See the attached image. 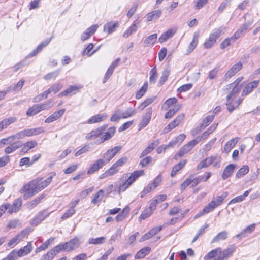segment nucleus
Instances as JSON below:
<instances>
[{
    "instance_id": "f257e3e1",
    "label": "nucleus",
    "mask_w": 260,
    "mask_h": 260,
    "mask_svg": "<svg viewBox=\"0 0 260 260\" xmlns=\"http://www.w3.org/2000/svg\"><path fill=\"white\" fill-rule=\"evenodd\" d=\"M211 172H206L204 175L199 176L197 178H194L193 175H190L181 184V189L182 190H184L189 185L193 187L201 181H207L211 177Z\"/></svg>"
},
{
    "instance_id": "f03ea898",
    "label": "nucleus",
    "mask_w": 260,
    "mask_h": 260,
    "mask_svg": "<svg viewBox=\"0 0 260 260\" xmlns=\"http://www.w3.org/2000/svg\"><path fill=\"white\" fill-rule=\"evenodd\" d=\"M36 184V182L34 180L22 187L20 191L21 193H24L23 198L24 199H27L39 192Z\"/></svg>"
},
{
    "instance_id": "7ed1b4c3",
    "label": "nucleus",
    "mask_w": 260,
    "mask_h": 260,
    "mask_svg": "<svg viewBox=\"0 0 260 260\" xmlns=\"http://www.w3.org/2000/svg\"><path fill=\"white\" fill-rule=\"evenodd\" d=\"M242 86H235L234 84H228L223 88V90L228 93L227 99V104H229L240 93Z\"/></svg>"
},
{
    "instance_id": "20e7f679",
    "label": "nucleus",
    "mask_w": 260,
    "mask_h": 260,
    "mask_svg": "<svg viewBox=\"0 0 260 260\" xmlns=\"http://www.w3.org/2000/svg\"><path fill=\"white\" fill-rule=\"evenodd\" d=\"M144 174L143 170H138L134 171L131 174V176L128 178L126 181L120 184L119 186V191H124L127 188L136 180L137 178L141 176Z\"/></svg>"
},
{
    "instance_id": "39448f33",
    "label": "nucleus",
    "mask_w": 260,
    "mask_h": 260,
    "mask_svg": "<svg viewBox=\"0 0 260 260\" xmlns=\"http://www.w3.org/2000/svg\"><path fill=\"white\" fill-rule=\"evenodd\" d=\"M144 174L143 170H138L134 171L131 174V176L128 178L126 181L120 184L119 186V191H124L127 188L136 180L137 178L141 176Z\"/></svg>"
},
{
    "instance_id": "423d86ee",
    "label": "nucleus",
    "mask_w": 260,
    "mask_h": 260,
    "mask_svg": "<svg viewBox=\"0 0 260 260\" xmlns=\"http://www.w3.org/2000/svg\"><path fill=\"white\" fill-rule=\"evenodd\" d=\"M223 30V28L220 27L211 34L204 44V48L209 49L212 47L216 43L217 39L220 37Z\"/></svg>"
},
{
    "instance_id": "0eeeda50",
    "label": "nucleus",
    "mask_w": 260,
    "mask_h": 260,
    "mask_svg": "<svg viewBox=\"0 0 260 260\" xmlns=\"http://www.w3.org/2000/svg\"><path fill=\"white\" fill-rule=\"evenodd\" d=\"M43 132V129L41 127L25 129L17 133V139H22L25 137H30L36 135Z\"/></svg>"
},
{
    "instance_id": "6e6552de",
    "label": "nucleus",
    "mask_w": 260,
    "mask_h": 260,
    "mask_svg": "<svg viewBox=\"0 0 260 260\" xmlns=\"http://www.w3.org/2000/svg\"><path fill=\"white\" fill-rule=\"evenodd\" d=\"M242 63L241 61H239L238 63L234 64L225 73L224 75V79L225 80H228L231 77L234 76L237 73H238L242 68Z\"/></svg>"
},
{
    "instance_id": "1a4fd4ad",
    "label": "nucleus",
    "mask_w": 260,
    "mask_h": 260,
    "mask_svg": "<svg viewBox=\"0 0 260 260\" xmlns=\"http://www.w3.org/2000/svg\"><path fill=\"white\" fill-rule=\"evenodd\" d=\"M121 149V146H117L108 150L103 155L106 163L110 161L120 151Z\"/></svg>"
},
{
    "instance_id": "9d476101",
    "label": "nucleus",
    "mask_w": 260,
    "mask_h": 260,
    "mask_svg": "<svg viewBox=\"0 0 260 260\" xmlns=\"http://www.w3.org/2000/svg\"><path fill=\"white\" fill-rule=\"evenodd\" d=\"M106 126L103 125L92 131L86 136V139L88 140H93L99 137L105 130Z\"/></svg>"
},
{
    "instance_id": "9b49d317",
    "label": "nucleus",
    "mask_w": 260,
    "mask_h": 260,
    "mask_svg": "<svg viewBox=\"0 0 260 260\" xmlns=\"http://www.w3.org/2000/svg\"><path fill=\"white\" fill-rule=\"evenodd\" d=\"M152 109L149 107L146 110L145 114L144 115L142 120L139 125V129L145 127L150 122L151 120Z\"/></svg>"
},
{
    "instance_id": "f8f14e48",
    "label": "nucleus",
    "mask_w": 260,
    "mask_h": 260,
    "mask_svg": "<svg viewBox=\"0 0 260 260\" xmlns=\"http://www.w3.org/2000/svg\"><path fill=\"white\" fill-rule=\"evenodd\" d=\"M53 175L48 177L44 180H42V179H37L34 180L36 182V186L37 187L38 191L43 190L44 188L47 187L52 181Z\"/></svg>"
},
{
    "instance_id": "ddd939ff",
    "label": "nucleus",
    "mask_w": 260,
    "mask_h": 260,
    "mask_svg": "<svg viewBox=\"0 0 260 260\" xmlns=\"http://www.w3.org/2000/svg\"><path fill=\"white\" fill-rule=\"evenodd\" d=\"M38 143L36 141H30L27 142L26 143L19 145V143L17 142V148H20V152L25 153L29 151L31 148H33L37 146Z\"/></svg>"
},
{
    "instance_id": "4468645a",
    "label": "nucleus",
    "mask_w": 260,
    "mask_h": 260,
    "mask_svg": "<svg viewBox=\"0 0 260 260\" xmlns=\"http://www.w3.org/2000/svg\"><path fill=\"white\" fill-rule=\"evenodd\" d=\"M81 88V86H70L68 89L60 92L58 94V96H67L75 94Z\"/></svg>"
},
{
    "instance_id": "2eb2a0df",
    "label": "nucleus",
    "mask_w": 260,
    "mask_h": 260,
    "mask_svg": "<svg viewBox=\"0 0 260 260\" xmlns=\"http://www.w3.org/2000/svg\"><path fill=\"white\" fill-rule=\"evenodd\" d=\"M106 164L105 160L103 159L97 160L94 164L92 165L90 169L87 171L88 174H91L94 172L98 171L102 168Z\"/></svg>"
},
{
    "instance_id": "dca6fc26",
    "label": "nucleus",
    "mask_w": 260,
    "mask_h": 260,
    "mask_svg": "<svg viewBox=\"0 0 260 260\" xmlns=\"http://www.w3.org/2000/svg\"><path fill=\"white\" fill-rule=\"evenodd\" d=\"M236 167V165L233 164H229L226 166L221 175L222 179L225 180L230 177L233 174Z\"/></svg>"
},
{
    "instance_id": "f3484780",
    "label": "nucleus",
    "mask_w": 260,
    "mask_h": 260,
    "mask_svg": "<svg viewBox=\"0 0 260 260\" xmlns=\"http://www.w3.org/2000/svg\"><path fill=\"white\" fill-rule=\"evenodd\" d=\"M49 214L45 213V211L39 212L30 221V224L36 226L42 222Z\"/></svg>"
},
{
    "instance_id": "a211bd4d",
    "label": "nucleus",
    "mask_w": 260,
    "mask_h": 260,
    "mask_svg": "<svg viewBox=\"0 0 260 260\" xmlns=\"http://www.w3.org/2000/svg\"><path fill=\"white\" fill-rule=\"evenodd\" d=\"M65 111V109H62L58 111H55L45 119V122L49 123L58 119L64 114Z\"/></svg>"
},
{
    "instance_id": "6ab92c4d",
    "label": "nucleus",
    "mask_w": 260,
    "mask_h": 260,
    "mask_svg": "<svg viewBox=\"0 0 260 260\" xmlns=\"http://www.w3.org/2000/svg\"><path fill=\"white\" fill-rule=\"evenodd\" d=\"M253 21H248L246 23L240 27L238 30L234 34V38L236 39H238L240 38L244 32L246 31L249 27L252 25Z\"/></svg>"
},
{
    "instance_id": "aec40b11",
    "label": "nucleus",
    "mask_w": 260,
    "mask_h": 260,
    "mask_svg": "<svg viewBox=\"0 0 260 260\" xmlns=\"http://www.w3.org/2000/svg\"><path fill=\"white\" fill-rule=\"evenodd\" d=\"M259 81H254L247 84L243 89L242 92V96H245L251 93L253 89L257 87Z\"/></svg>"
},
{
    "instance_id": "412c9836",
    "label": "nucleus",
    "mask_w": 260,
    "mask_h": 260,
    "mask_svg": "<svg viewBox=\"0 0 260 260\" xmlns=\"http://www.w3.org/2000/svg\"><path fill=\"white\" fill-rule=\"evenodd\" d=\"M79 240L77 238H74L64 244L65 251H69L77 248L79 246Z\"/></svg>"
},
{
    "instance_id": "4be33fe9",
    "label": "nucleus",
    "mask_w": 260,
    "mask_h": 260,
    "mask_svg": "<svg viewBox=\"0 0 260 260\" xmlns=\"http://www.w3.org/2000/svg\"><path fill=\"white\" fill-rule=\"evenodd\" d=\"M115 128L114 127H110L108 131L105 133L104 135L97 141L98 144L103 143L105 141L111 139L114 135Z\"/></svg>"
},
{
    "instance_id": "5701e85b",
    "label": "nucleus",
    "mask_w": 260,
    "mask_h": 260,
    "mask_svg": "<svg viewBox=\"0 0 260 260\" xmlns=\"http://www.w3.org/2000/svg\"><path fill=\"white\" fill-rule=\"evenodd\" d=\"M118 27V23L117 22H109L106 23L104 27V31L108 34L115 31Z\"/></svg>"
},
{
    "instance_id": "b1692460",
    "label": "nucleus",
    "mask_w": 260,
    "mask_h": 260,
    "mask_svg": "<svg viewBox=\"0 0 260 260\" xmlns=\"http://www.w3.org/2000/svg\"><path fill=\"white\" fill-rule=\"evenodd\" d=\"M32 250V247L30 242H28L26 246L17 251V256L22 257L27 255Z\"/></svg>"
},
{
    "instance_id": "393cba45",
    "label": "nucleus",
    "mask_w": 260,
    "mask_h": 260,
    "mask_svg": "<svg viewBox=\"0 0 260 260\" xmlns=\"http://www.w3.org/2000/svg\"><path fill=\"white\" fill-rule=\"evenodd\" d=\"M107 115L105 113L98 114L89 119L88 120L87 123L92 124L103 121L107 118Z\"/></svg>"
},
{
    "instance_id": "a878e982",
    "label": "nucleus",
    "mask_w": 260,
    "mask_h": 260,
    "mask_svg": "<svg viewBox=\"0 0 260 260\" xmlns=\"http://www.w3.org/2000/svg\"><path fill=\"white\" fill-rule=\"evenodd\" d=\"M228 196V193L227 192H224L221 196H218L216 198H214L211 201L213 202V204L217 208L222 204L223 201Z\"/></svg>"
},
{
    "instance_id": "bb28decb",
    "label": "nucleus",
    "mask_w": 260,
    "mask_h": 260,
    "mask_svg": "<svg viewBox=\"0 0 260 260\" xmlns=\"http://www.w3.org/2000/svg\"><path fill=\"white\" fill-rule=\"evenodd\" d=\"M199 35L198 33H194L192 41L190 42L187 49V53H191L197 46L198 43Z\"/></svg>"
},
{
    "instance_id": "cd10ccee",
    "label": "nucleus",
    "mask_w": 260,
    "mask_h": 260,
    "mask_svg": "<svg viewBox=\"0 0 260 260\" xmlns=\"http://www.w3.org/2000/svg\"><path fill=\"white\" fill-rule=\"evenodd\" d=\"M175 34L173 29H170L167 30L165 32L163 33L158 39V41L160 43H162L168 39L172 37Z\"/></svg>"
},
{
    "instance_id": "c85d7f7f",
    "label": "nucleus",
    "mask_w": 260,
    "mask_h": 260,
    "mask_svg": "<svg viewBox=\"0 0 260 260\" xmlns=\"http://www.w3.org/2000/svg\"><path fill=\"white\" fill-rule=\"evenodd\" d=\"M228 237V232L223 231L219 233L212 240L211 243L219 242L220 241L224 240Z\"/></svg>"
},
{
    "instance_id": "c756f323",
    "label": "nucleus",
    "mask_w": 260,
    "mask_h": 260,
    "mask_svg": "<svg viewBox=\"0 0 260 260\" xmlns=\"http://www.w3.org/2000/svg\"><path fill=\"white\" fill-rule=\"evenodd\" d=\"M161 15V11L160 10L153 11L147 14L146 18L148 21L158 19Z\"/></svg>"
},
{
    "instance_id": "7c9ffc66",
    "label": "nucleus",
    "mask_w": 260,
    "mask_h": 260,
    "mask_svg": "<svg viewBox=\"0 0 260 260\" xmlns=\"http://www.w3.org/2000/svg\"><path fill=\"white\" fill-rule=\"evenodd\" d=\"M238 138H233L229 141L224 146V150L225 153H229L238 142Z\"/></svg>"
},
{
    "instance_id": "2f4dec72",
    "label": "nucleus",
    "mask_w": 260,
    "mask_h": 260,
    "mask_svg": "<svg viewBox=\"0 0 260 260\" xmlns=\"http://www.w3.org/2000/svg\"><path fill=\"white\" fill-rule=\"evenodd\" d=\"M151 251V248L149 247H145L143 248L139 251L137 252L135 255L136 259H141L144 257L146 255H148Z\"/></svg>"
},
{
    "instance_id": "473e14b6",
    "label": "nucleus",
    "mask_w": 260,
    "mask_h": 260,
    "mask_svg": "<svg viewBox=\"0 0 260 260\" xmlns=\"http://www.w3.org/2000/svg\"><path fill=\"white\" fill-rule=\"evenodd\" d=\"M236 246L234 245H231L229 248L221 251V255L225 259H228L235 252Z\"/></svg>"
},
{
    "instance_id": "72a5a7b5",
    "label": "nucleus",
    "mask_w": 260,
    "mask_h": 260,
    "mask_svg": "<svg viewBox=\"0 0 260 260\" xmlns=\"http://www.w3.org/2000/svg\"><path fill=\"white\" fill-rule=\"evenodd\" d=\"M186 162V160H184L174 166L171 172V176L172 177H174L176 173L185 166Z\"/></svg>"
},
{
    "instance_id": "f704fd0d",
    "label": "nucleus",
    "mask_w": 260,
    "mask_h": 260,
    "mask_svg": "<svg viewBox=\"0 0 260 260\" xmlns=\"http://www.w3.org/2000/svg\"><path fill=\"white\" fill-rule=\"evenodd\" d=\"M127 160L126 157H122L116 161L110 168L113 171H116V173L118 172L117 168L125 164Z\"/></svg>"
},
{
    "instance_id": "c9c22d12",
    "label": "nucleus",
    "mask_w": 260,
    "mask_h": 260,
    "mask_svg": "<svg viewBox=\"0 0 260 260\" xmlns=\"http://www.w3.org/2000/svg\"><path fill=\"white\" fill-rule=\"evenodd\" d=\"M211 156L201 161L197 166V169L200 170L203 168H207L212 164Z\"/></svg>"
},
{
    "instance_id": "e433bc0d",
    "label": "nucleus",
    "mask_w": 260,
    "mask_h": 260,
    "mask_svg": "<svg viewBox=\"0 0 260 260\" xmlns=\"http://www.w3.org/2000/svg\"><path fill=\"white\" fill-rule=\"evenodd\" d=\"M211 156L201 161L197 166V169L200 170L203 168H207L212 164Z\"/></svg>"
},
{
    "instance_id": "4c0bfd02",
    "label": "nucleus",
    "mask_w": 260,
    "mask_h": 260,
    "mask_svg": "<svg viewBox=\"0 0 260 260\" xmlns=\"http://www.w3.org/2000/svg\"><path fill=\"white\" fill-rule=\"evenodd\" d=\"M199 142L197 139H194L189 143L183 146L182 148L184 150L185 152L187 153L192 148Z\"/></svg>"
},
{
    "instance_id": "58836bf2",
    "label": "nucleus",
    "mask_w": 260,
    "mask_h": 260,
    "mask_svg": "<svg viewBox=\"0 0 260 260\" xmlns=\"http://www.w3.org/2000/svg\"><path fill=\"white\" fill-rule=\"evenodd\" d=\"M184 117V115L183 114L179 115L173 121H171L169 123V126H171V128H173L176 127L182 122Z\"/></svg>"
},
{
    "instance_id": "ea45409f",
    "label": "nucleus",
    "mask_w": 260,
    "mask_h": 260,
    "mask_svg": "<svg viewBox=\"0 0 260 260\" xmlns=\"http://www.w3.org/2000/svg\"><path fill=\"white\" fill-rule=\"evenodd\" d=\"M186 135L185 134H180L177 137H175L174 140H173L170 142L168 144L167 147L172 146L173 145L176 144L177 142L181 143L184 141Z\"/></svg>"
},
{
    "instance_id": "a19ab883",
    "label": "nucleus",
    "mask_w": 260,
    "mask_h": 260,
    "mask_svg": "<svg viewBox=\"0 0 260 260\" xmlns=\"http://www.w3.org/2000/svg\"><path fill=\"white\" fill-rule=\"evenodd\" d=\"M170 71L169 69L167 68L165 69L162 73V75L160 78L159 81V84L160 85H163L165 82L167 80L168 77L170 75Z\"/></svg>"
},
{
    "instance_id": "79ce46f5",
    "label": "nucleus",
    "mask_w": 260,
    "mask_h": 260,
    "mask_svg": "<svg viewBox=\"0 0 260 260\" xmlns=\"http://www.w3.org/2000/svg\"><path fill=\"white\" fill-rule=\"evenodd\" d=\"M43 198V197L40 196L36 198L31 202L28 203L26 204V207L27 209L30 210L35 208L38 204H39L42 199Z\"/></svg>"
},
{
    "instance_id": "37998d69",
    "label": "nucleus",
    "mask_w": 260,
    "mask_h": 260,
    "mask_svg": "<svg viewBox=\"0 0 260 260\" xmlns=\"http://www.w3.org/2000/svg\"><path fill=\"white\" fill-rule=\"evenodd\" d=\"M104 196V190L100 189L94 196V197L91 200L92 203L96 204L101 202Z\"/></svg>"
},
{
    "instance_id": "c03bdc74",
    "label": "nucleus",
    "mask_w": 260,
    "mask_h": 260,
    "mask_svg": "<svg viewBox=\"0 0 260 260\" xmlns=\"http://www.w3.org/2000/svg\"><path fill=\"white\" fill-rule=\"evenodd\" d=\"M221 252V249L220 248H217L215 249L212 250L208 253V254L205 256V259H210L215 257L218 253Z\"/></svg>"
},
{
    "instance_id": "a18cd8bd",
    "label": "nucleus",
    "mask_w": 260,
    "mask_h": 260,
    "mask_svg": "<svg viewBox=\"0 0 260 260\" xmlns=\"http://www.w3.org/2000/svg\"><path fill=\"white\" fill-rule=\"evenodd\" d=\"M135 110L131 107L127 108L124 112L121 113L122 118L125 119L134 115Z\"/></svg>"
},
{
    "instance_id": "49530a36",
    "label": "nucleus",
    "mask_w": 260,
    "mask_h": 260,
    "mask_svg": "<svg viewBox=\"0 0 260 260\" xmlns=\"http://www.w3.org/2000/svg\"><path fill=\"white\" fill-rule=\"evenodd\" d=\"M62 87V85L60 83H57L52 85L50 88H49L48 90L46 91V93L49 94L51 92H54V93H56L58 92Z\"/></svg>"
},
{
    "instance_id": "de8ad7c7",
    "label": "nucleus",
    "mask_w": 260,
    "mask_h": 260,
    "mask_svg": "<svg viewBox=\"0 0 260 260\" xmlns=\"http://www.w3.org/2000/svg\"><path fill=\"white\" fill-rule=\"evenodd\" d=\"M39 112H40V110L39 109V105L36 104L34 105L33 106L28 109L26 112V115L29 116H33L37 114Z\"/></svg>"
},
{
    "instance_id": "09e8293b",
    "label": "nucleus",
    "mask_w": 260,
    "mask_h": 260,
    "mask_svg": "<svg viewBox=\"0 0 260 260\" xmlns=\"http://www.w3.org/2000/svg\"><path fill=\"white\" fill-rule=\"evenodd\" d=\"M237 39L234 38V35L230 38H226L224 40L220 45V48L222 49H225L230 45L231 42H235Z\"/></svg>"
},
{
    "instance_id": "8fccbe9b",
    "label": "nucleus",
    "mask_w": 260,
    "mask_h": 260,
    "mask_svg": "<svg viewBox=\"0 0 260 260\" xmlns=\"http://www.w3.org/2000/svg\"><path fill=\"white\" fill-rule=\"evenodd\" d=\"M148 88V84L147 83H145L142 87L136 92V98L137 99H139L142 98L143 95L145 93L147 90Z\"/></svg>"
},
{
    "instance_id": "3c124183",
    "label": "nucleus",
    "mask_w": 260,
    "mask_h": 260,
    "mask_svg": "<svg viewBox=\"0 0 260 260\" xmlns=\"http://www.w3.org/2000/svg\"><path fill=\"white\" fill-rule=\"evenodd\" d=\"M157 79V73L156 67L152 69L150 72L149 81L150 83H155Z\"/></svg>"
},
{
    "instance_id": "603ef678",
    "label": "nucleus",
    "mask_w": 260,
    "mask_h": 260,
    "mask_svg": "<svg viewBox=\"0 0 260 260\" xmlns=\"http://www.w3.org/2000/svg\"><path fill=\"white\" fill-rule=\"evenodd\" d=\"M106 238L105 237H101L96 238H90L88 240V243L90 244H101L105 242Z\"/></svg>"
},
{
    "instance_id": "864d4df0",
    "label": "nucleus",
    "mask_w": 260,
    "mask_h": 260,
    "mask_svg": "<svg viewBox=\"0 0 260 260\" xmlns=\"http://www.w3.org/2000/svg\"><path fill=\"white\" fill-rule=\"evenodd\" d=\"M249 172V167L247 166H244L242 168H240L236 174L237 178H241L244 175L248 173Z\"/></svg>"
},
{
    "instance_id": "5fc2aeb1",
    "label": "nucleus",
    "mask_w": 260,
    "mask_h": 260,
    "mask_svg": "<svg viewBox=\"0 0 260 260\" xmlns=\"http://www.w3.org/2000/svg\"><path fill=\"white\" fill-rule=\"evenodd\" d=\"M54 240V238H50L48 239L47 241L45 242L43 244H42L39 248L36 249V252H37L39 250H44L47 248L48 246L53 242Z\"/></svg>"
},
{
    "instance_id": "6e6d98bb",
    "label": "nucleus",
    "mask_w": 260,
    "mask_h": 260,
    "mask_svg": "<svg viewBox=\"0 0 260 260\" xmlns=\"http://www.w3.org/2000/svg\"><path fill=\"white\" fill-rule=\"evenodd\" d=\"M214 115H209L203 120V123L201 124V127L204 128L207 126L213 120Z\"/></svg>"
},
{
    "instance_id": "4d7b16f0",
    "label": "nucleus",
    "mask_w": 260,
    "mask_h": 260,
    "mask_svg": "<svg viewBox=\"0 0 260 260\" xmlns=\"http://www.w3.org/2000/svg\"><path fill=\"white\" fill-rule=\"evenodd\" d=\"M138 27L136 24H133L131 26H130L127 30L123 34V37L124 38H127L130 35H131L133 33L136 31L137 30Z\"/></svg>"
},
{
    "instance_id": "13d9d810",
    "label": "nucleus",
    "mask_w": 260,
    "mask_h": 260,
    "mask_svg": "<svg viewBox=\"0 0 260 260\" xmlns=\"http://www.w3.org/2000/svg\"><path fill=\"white\" fill-rule=\"evenodd\" d=\"M157 38V34H154L153 35H151L148 37H147L144 43L146 44H153L156 41Z\"/></svg>"
},
{
    "instance_id": "bf43d9fd",
    "label": "nucleus",
    "mask_w": 260,
    "mask_h": 260,
    "mask_svg": "<svg viewBox=\"0 0 260 260\" xmlns=\"http://www.w3.org/2000/svg\"><path fill=\"white\" fill-rule=\"evenodd\" d=\"M216 207L213 204V202L211 201L207 206H206L203 210V213H204L205 214H207L212 211L214 210L215 208Z\"/></svg>"
},
{
    "instance_id": "052dcab7",
    "label": "nucleus",
    "mask_w": 260,
    "mask_h": 260,
    "mask_svg": "<svg viewBox=\"0 0 260 260\" xmlns=\"http://www.w3.org/2000/svg\"><path fill=\"white\" fill-rule=\"evenodd\" d=\"M177 101L176 98L173 97L169 98L165 101L163 106L165 109L168 108L172 105L176 104Z\"/></svg>"
},
{
    "instance_id": "680f3d73",
    "label": "nucleus",
    "mask_w": 260,
    "mask_h": 260,
    "mask_svg": "<svg viewBox=\"0 0 260 260\" xmlns=\"http://www.w3.org/2000/svg\"><path fill=\"white\" fill-rule=\"evenodd\" d=\"M53 105V103L51 101H48L47 102L41 104L39 105L40 111L51 108Z\"/></svg>"
},
{
    "instance_id": "e2e57ef3",
    "label": "nucleus",
    "mask_w": 260,
    "mask_h": 260,
    "mask_svg": "<svg viewBox=\"0 0 260 260\" xmlns=\"http://www.w3.org/2000/svg\"><path fill=\"white\" fill-rule=\"evenodd\" d=\"M153 210H151L150 208L148 209H145L143 212L141 213V215L140 216V218L141 220H144L146 219L147 217L150 216Z\"/></svg>"
},
{
    "instance_id": "0e129e2a",
    "label": "nucleus",
    "mask_w": 260,
    "mask_h": 260,
    "mask_svg": "<svg viewBox=\"0 0 260 260\" xmlns=\"http://www.w3.org/2000/svg\"><path fill=\"white\" fill-rule=\"evenodd\" d=\"M7 206V213L9 214H12L13 212H16V203L14 202L13 204H6Z\"/></svg>"
},
{
    "instance_id": "69168bd1",
    "label": "nucleus",
    "mask_w": 260,
    "mask_h": 260,
    "mask_svg": "<svg viewBox=\"0 0 260 260\" xmlns=\"http://www.w3.org/2000/svg\"><path fill=\"white\" fill-rule=\"evenodd\" d=\"M114 69H115L109 66V67L108 68V69L105 75V76L104 77V79L103 80V83H105L107 82V81L108 80V79L110 78V77L112 75Z\"/></svg>"
},
{
    "instance_id": "338daca9",
    "label": "nucleus",
    "mask_w": 260,
    "mask_h": 260,
    "mask_svg": "<svg viewBox=\"0 0 260 260\" xmlns=\"http://www.w3.org/2000/svg\"><path fill=\"white\" fill-rule=\"evenodd\" d=\"M75 212L76 210L75 209L70 208L62 216L61 219L63 220L67 219L70 217H71L73 215H74L75 213Z\"/></svg>"
},
{
    "instance_id": "774afa93",
    "label": "nucleus",
    "mask_w": 260,
    "mask_h": 260,
    "mask_svg": "<svg viewBox=\"0 0 260 260\" xmlns=\"http://www.w3.org/2000/svg\"><path fill=\"white\" fill-rule=\"evenodd\" d=\"M192 87V84L189 83L183 85L178 88V91L179 92H184L190 90Z\"/></svg>"
}]
</instances>
